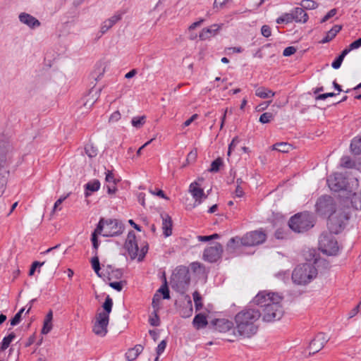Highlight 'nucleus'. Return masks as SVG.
Listing matches in <instances>:
<instances>
[{"label": "nucleus", "mask_w": 361, "mask_h": 361, "mask_svg": "<svg viewBox=\"0 0 361 361\" xmlns=\"http://www.w3.org/2000/svg\"><path fill=\"white\" fill-rule=\"evenodd\" d=\"M283 297L277 293L267 291L259 292L251 303L261 310L262 320L271 322L279 320L283 315L284 310L281 305Z\"/></svg>", "instance_id": "nucleus-1"}, {"label": "nucleus", "mask_w": 361, "mask_h": 361, "mask_svg": "<svg viewBox=\"0 0 361 361\" xmlns=\"http://www.w3.org/2000/svg\"><path fill=\"white\" fill-rule=\"evenodd\" d=\"M261 310L252 307V304L239 312L235 316V327L233 329L234 336L251 338L257 334V322L261 317Z\"/></svg>", "instance_id": "nucleus-2"}, {"label": "nucleus", "mask_w": 361, "mask_h": 361, "mask_svg": "<svg viewBox=\"0 0 361 361\" xmlns=\"http://www.w3.org/2000/svg\"><path fill=\"white\" fill-rule=\"evenodd\" d=\"M102 307L103 311L96 314L95 322L92 329L93 332L99 336H104L107 333L109 314L113 307V300L109 295L106 296Z\"/></svg>", "instance_id": "nucleus-3"}, {"label": "nucleus", "mask_w": 361, "mask_h": 361, "mask_svg": "<svg viewBox=\"0 0 361 361\" xmlns=\"http://www.w3.org/2000/svg\"><path fill=\"white\" fill-rule=\"evenodd\" d=\"M267 238V235L263 231H254L245 234L243 237H235L229 240L227 248L235 250L240 245L255 246L263 243Z\"/></svg>", "instance_id": "nucleus-4"}, {"label": "nucleus", "mask_w": 361, "mask_h": 361, "mask_svg": "<svg viewBox=\"0 0 361 361\" xmlns=\"http://www.w3.org/2000/svg\"><path fill=\"white\" fill-rule=\"evenodd\" d=\"M317 275V270L312 263H304L298 265L292 273V280L298 285H305Z\"/></svg>", "instance_id": "nucleus-5"}, {"label": "nucleus", "mask_w": 361, "mask_h": 361, "mask_svg": "<svg viewBox=\"0 0 361 361\" xmlns=\"http://www.w3.org/2000/svg\"><path fill=\"white\" fill-rule=\"evenodd\" d=\"M314 225L313 216L307 212L298 213L293 216L289 221L288 226L295 233H303Z\"/></svg>", "instance_id": "nucleus-6"}, {"label": "nucleus", "mask_w": 361, "mask_h": 361, "mask_svg": "<svg viewBox=\"0 0 361 361\" xmlns=\"http://www.w3.org/2000/svg\"><path fill=\"white\" fill-rule=\"evenodd\" d=\"M190 281V272L187 267H180L176 270L171 279V288L180 294H184Z\"/></svg>", "instance_id": "nucleus-7"}, {"label": "nucleus", "mask_w": 361, "mask_h": 361, "mask_svg": "<svg viewBox=\"0 0 361 361\" xmlns=\"http://www.w3.org/2000/svg\"><path fill=\"white\" fill-rule=\"evenodd\" d=\"M348 214L341 209L332 214L328 217L327 226L329 232L334 234L341 233L345 228L348 220Z\"/></svg>", "instance_id": "nucleus-8"}, {"label": "nucleus", "mask_w": 361, "mask_h": 361, "mask_svg": "<svg viewBox=\"0 0 361 361\" xmlns=\"http://www.w3.org/2000/svg\"><path fill=\"white\" fill-rule=\"evenodd\" d=\"M334 233H323L319 239V249L328 255H336L339 250L337 240L334 236Z\"/></svg>", "instance_id": "nucleus-9"}, {"label": "nucleus", "mask_w": 361, "mask_h": 361, "mask_svg": "<svg viewBox=\"0 0 361 361\" xmlns=\"http://www.w3.org/2000/svg\"><path fill=\"white\" fill-rule=\"evenodd\" d=\"M317 213L323 216H330L332 214L337 212L334 200L328 195L322 196L318 199L316 204Z\"/></svg>", "instance_id": "nucleus-10"}, {"label": "nucleus", "mask_w": 361, "mask_h": 361, "mask_svg": "<svg viewBox=\"0 0 361 361\" xmlns=\"http://www.w3.org/2000/svg\"><path fill=\"white\" fill-rule=\"evenodd\" d=\"M11 145L8 140L3 135H0V171L8 170V161L10 159Z\"/></svg>", "instance_id": "nucleus-11"}, {"label": "nucleus", "mask_w": 361, "mask_h": 361, "mask_svg": "<svg viewBox=\"0 0 361 361\" xmlns=\"http://www.w3.org/2000/svg\"><path fill=\"white\" fill-rule=\"evenodd\" d=\"M124 224L118 219H109L106 220L104 237H114L122 234L124 231Z\"/></svg>", "instance_id": "nucleus-12"}, {"label": "nucleus", "mask_w": 361, "mask_h": 361, "mask_svg": "<svg viewBox=\"0 0 361 361\" xmlns=\"http://www.w3.org/2000/svg\"><path fill=\"white\" fill-rule=\"evenodd\" d=\"M327 183L331 190L334 192L345 191L347 180L342 173H336L327 178Z\"/></svg>", "instance_id": "nucleus-13"}, {"label": "nucleus", "mask_w": 361, "mask_h": 361, "mask_svg": "<svg viewBox=\"0 0 361 361\" xmlns=\"http://www.w3.org/2000/svg\"><path fill=\"white\" fill-rule=\"evenodd\" d=\"M222 252V245L216 243L213 246H210L204 250L203 259L211 263L216 262L221 257Z\"/></svg>", "instance_id": "nucleus-14"}, {"label": "nucleus", "mask_w": 361, "mask_h": 361, "mask_svg": "<svg viewBox=\"0 0 361 361\" xmlns=\"http://www.w3.org/2000/svg\"><path fill=\"white\" fill-rule=\"evenodd\" d=\"M125 247L127 250L131 259H134L137 257L139 248L136 243L135 234L133 231L128 232L125 243Z\"/></svg>", "instance_id": "nucleus-15"}, {"label": "nucleus", "mask_w": 361, "mask_h": 361, "mask_svg": "<svg viewBox=\"0 0 361 361\" xmlns=\"http://www.w3.org/2000/svg\"><path fill=\"white\" fill-rule=\"evenodd\" d=\"M329 338L323 334H318L314 339L311 341L309 345V354L314 355L322 350L324 345L328 342Z\"/></svg>", "instance_id": "nucleus-16"}, {"label": "nucleus", "mask_w": 361, "mask_h": 361, "mask_svg": "<svg viewBox=\"0 0 361 361\" xmlns=\"http://www.w3.org/2000/svg\"><path fill=\"white\" fill-rule=\"evenodd\" d=\"M189 192L195 200L194 207L200 204L203 200L207 198V195L204 193L203 189L200 188L199 183L196 181L190 183Z\"/></svg>", "instance_id": "nucleus-17"}, {"label": "nucleus", "mask_w": 361, "mask_h": 361, "mask_svg": "<svg viewBox=\"0 0 361 361\" xmlns=\"http://www.w3.org/2000/svg\"><path fill=\"white\" fill-rule=\"evenodd\" d=\"M102 88L98 90L91 89L88 94L82 99L83 107L90 109L99 97Z\"/></svg>", "instance_id": "nucleus-18"}, {"label": "nucleus", "mask_w": 361, "mask_h": 361, "mask_svg": "<svg viewBox=\"0 0 361 361\" xmlns=\"http://www.w3.org/2000/svg\"><path fill=\"white\" fill-rule=\"evenodd\" d=\"M19 20L27 25L29 27L34 29L35 27H37L40 26V22L34 16H31L29 13H21L19 15Z\"/></svg>", "instance_id": "nucleus-19"}, {"label": "nucleus", "mask_w": 361, "mask_h": 361, "mask_svg": "<svg viewBox=\"0 0 361 361\" xmlns=\"http://www.w3.org/2000/svg\"><path fill=\"white\" fill-rule=\"evenodd\" d=\"M161 217L162 219L163 234L165 237H169L172 234V219L167 214H161Z\"/></svg>", "instance_id": "nucleus-20"}, {"label": "nucleus", "mask_w": 361, "mask_h": 361, "mask_svg": "<svg viewBox=\"0 0 361 361\" xmlns=\"http://www.w3.org/2000/svg\"><path fill=\"white\" fill-rule=\"evenodd\" d=\"M233 322L228 319H219L214 322L215 329L219 332H228L233 329Z\"/></svg>", "instance_id": "nucleus-21"}, {"label": "nucleus", "mask_w": 361, "mask_h": 361, "mask_svg": "<svg viewBox=\"0 0 361 361\" xmlns=\"http://www.w3.org/2000/svg\"><path fill=\"white\" fill-rule=\"evenodd\" d=\"M221 28V26L218 24H214L209 27L202 29L200 33V38L201 40H205L210 38L212 36L215 35Z\"/></svg>", "instance_id": "nucleus-22"}, {"label": "nucleus", "mask_w": 361, "mask_h": 361, "mask_svg": "<svg viewBox=\"0 0 361 361\" xmlns=\"http://www.w3.org/2000/svg\"><path fill=\"white\" fill-rule=\"evenodd\" d=\"M292 12L295 22L305 23L307 21L308 16L302 7L295 8Z\"/></svg>", "instance_id": "nucleus-23"}, {"label": "nucleus", "mask_w": 361, "mask_h": 361, "mask_svg": "<svg viewBox=\"0 0 361 361\" xmlns=\"http://www.w3.org/2000/svg\"><path fill=\"white\" fill-rule=\"evenodd\" d=\"M342 29L341 25H336L326 32V36L321 40V43L325 44L332 40L338 32Z\"/></svg>", "instance_id": "nucleus-24"}, {"label": "nucleus", "mask_w": 361, "mask_h": 361, "mask_svg": "<svg viewBox=\"0 0 361 361\" xmlns=\"http://www.w3.org/2000/svg\"><path fill=\"white\" fill-rule=\"evenodd\" d=\"M143 349L144 348L142 345H136L133 348L128 350L126 354L127 360L129 361L135 360Z\"/></svg>", "instance_id": "nucleus-25"}, {"label": "nucleus", "mask_w": 361, "mask_h": 361, "mask_svg": "<svg viewBox=\"0 0 361 361\" xmlns=\"http://www.w3.org/2000/svg\"><path fill=\"white\" fill-rule=\"evenodd\" d=\"M207 320L206 317L204 314H197L192 321L193 326L197 329H200L201 328H204L207 325Z\"/></svg>", "instance_id": "nucleus-26"}, {"label": "nucleus", "mask_w": 361, "mask_h": 361, "mask_svg": "<svg viewBox=\"0 0 361 361\" xmlns=\"http://www.w3.org/2000/svg\"><path fill=\"white\" fill-rule=\"evenodd\" d=\"M348 192L349 196L348 198L350 200L352 207L355 209L361 210V195H360L355 192H352L351 191H349Z\"/></svg>", "instance_id": "nucleus-27"}, {"label": "nucleus", "mask_w": 361, "mask_h": 361, "mask_svg": "<svg viewBox=\"0 0 361 361\" xmlns=\"http://www.w3.org/2000/svg\"><path fill=\"white\" fill-rule=\"evenodd\" d=\"M255 95L262 99L272 97L275 95V92L264 87H259L255 91Z\"/></svg>", "instance_id": "nucleus-28"}, {"label": "nucleus", "mask_w": 361, "mask_h": 361, "mask_svg": "<svg viewBox=\"0 0 361 361\" xmlns=\"http://www.w3.org/2000/svg\"><path fill=\"white\" fill-rule=\"evenodd\" d=\"M8 175V170H5L4 169L2 171H0V197L3 195L5 190Z\"/></svg>", "instance_id": "nucleus-29"}, {"label": "nucleus", "mask_w": 361, "mask_h": 361, "mask_svg": "<svg viewBox=\"0 0 361 361\" xmlns=\"http://www.w3.org/2000/svg\"><path fill=\"white\" fill-rule=\"evenodd\" d=\"M350 149L354 154H361V136L353 139L350 143Z\"/></svg>", "instance_id": "nucleus-30"}, {"label": "nucleus", "mask_w": 361, "mask_h": 361, "mask_svg": "<svg viewBox=\"0 0 361 361\" xmlns=\"http://www.w3.org/2000/svg\"><path fill=\"white\" fill-rule=\"evenodd\" d=\"M15 338L16 334L13 332L9 334L7 336L4 337L1 343L0 350L1 351H4L6 349H7Z\"/></svg>", "instance_id": "nucleus-31"}, {"label": "nucleus", "mask_w": 361, "mask_h": 361, "mask_svg": "<svg viewBox=\"0 0 361 361\" xmlns=\"http://www.w3.org/2000/svg\"><path fill=\"white\" fill-rule=\"evenodd\" d=\"M272 149L281 152L286 153L291 149V145L286 142H279L273 145Z\"/></svg>", "instance_id": "nucleus-32"}, {"label": "nucleus", "mask_w": 361, "mask_h": 361, "mask_svg": "<svg viewBox=\"0 0 361 361\" xmlns=\"http://www.w3.org/2000/svg\"><path fill=\"white\" fill-rule=\"evenodd\" d=\"M186 298L188 299V307L185 309H183L180 312L181 317L184 318L190 317L192 313V305L190 298L186 295Z\"/></svg>", "instance_id": "nucleus-33"}, {"label": "nucleus", "mask_w": 361, "mask_h": 361, "mask_svg": "<svg viewBox=\"0 0 361 361\" xmlns=\"http://www.w3.org/2000/svg\"><path fill=\"white\" fill-rule=\"evenodd\" d=\"M294 20V17L292 13H283L281 16L277 18L276 23H289Z\"/></svg>", "instance_id": "nucleus-34"}, {"label": "nucleus", "mask_w": 361, "mask_h": 361, "mask_svg": "<svg viewBox=\"0 0 361 361\" xmlns=\"http://www.w3.org/2000/svg\"><path fill=\"white\" fill-rule=\"evenodd\" d=\"M223 159L221 157L216 159L212 162L209 171L212 173L218 172L220 169V167L223 165Z\"/></svg>", "instance_id": "nucleus-35"}, {"label": "nucleus", "mask_w": 361, "mask_h": 361, "mask_svg": "<svg viewBox=\"0 0 361 361\" xmlns=\"http://www.w3.org/2000/svg\"><path fill=\"white\" fill-rule=\"evenodd\" d=\"M145 121H146L145 116H137V117H133L132 118L131 123L133 127H135L136 128H140L145 123Z\"/></svg>", "instance_id": "nucleus-36"}, {"label": "nucleus", "mask_w": 361, "mask_h": 361, "mask_svg": "<svg viewBox=\"0 0 361 361\" xmlns=\"http://www.w3.org/2000/svg\"><path fill=\"white\" fill-rule=\"evenodd\" d=\"M85 151L86 154L90 158L95 157L98 153L97 149L92 144L86 145L85 147Z\"/></svg>", "instance_id": "nucleus-37"}, {"label": "nucleus", "mask_w": 361, "mask_h": 361, "mask_svg": "<svg viewBox=\"0 0 361 361\" xmlns=\"http://www.w3.org/2000/svg\"><path fill=\"white\" fill-rule=\"evenodd\" d=\"M100 182L98 180H94L93 181L88 182L85 185V189L88 191L95 192L99 189Z\"/></svg>", "instance_id": "nucleus-38"}, {"label": "nucleus", "mask_w": 361, "mask_h": 361, "mask_svg": "<svg viewBox=\"0 0 361 361\" xmlns=\"http://www.w3.org/2000/svg\"><path fill=\"white\" fill-rule=\"evenodd\" d=\"M301 6L304 9H315L318 7V4L313 0H302L301 4Z\"/></svg>", "instance_id": "nucleus-39"}, {"label": "nucleus", "mask_w": 361, "mask_h": 361, "mask_svg": "<svg viewBox=\"0 0 361 361\" xmlns=\"http://www.w3.org/2000/svg\"><path fill=\"white\" fill-rule=\"evenodd\" d=\"M274 118V115L271 112H265L262 114L259 119V121L263 124L271 122Z\"/></svg>", "instance_id": "nucleus-40"}, {"label": "nucleus", "mask_w": 361, "mask_h": 361, "mask_svg": "<svg viewBox=\"0 0 361 361\" xmlns=\"http://www.w3.org/2000/svg\"><path fill=\"white\" fill-rule=\"evenodd\" d=\"M25 311V307L21 308L16 314L15 316L11 319V325L12 326H14L17 324H18L22 318V314Z\"/></svg>", "instance_id": "nucleus-41"}, {"label": "nucleus", "mask_w": 361, "mask_h": 361, "mask_svg": "<svg viewBox=\"0 0 361 361\" xmlns=\"http://www.w3.org/2000/svg\"><path fill=\"white\" fill-rule=\"evenodd\" d=\"M341 166L343 168L351 169L355 166V162L349 157H343L341 160Z\"/></svg>", "instance_id": "nucleus-42"}, {"label": "nucleus", "mask_w": 361, "mask_h": 361, "mask_svg": "<svg viewBox=\"0 0 361 361\" xmlns=\"http://www.w3.org/2000/svg\"><path fill=\"white\" fill-rule=\"evenodd\" d=\"M157 292L162 294L164 299L170 298V293L166 280L164 281V283L161 286V288L157 290Z\"/></svg>", "instance_id": "nucleus-43"}, {"label": "nucleus", "mask_w": 361, "mask_h": 361, "mask_svg": "<svg viewBox=\"0 0 361 361\" xmlns=\"http://www.w3.org/2000/svg\"><path fill=\"white\" fill-rule=\"evenodd\" d=\"M92 267L95 273L97 274L98 276H101L99 274L100 271V264L99 260L97 256H94L91 259Z\"/></svg>", "instance_id": "nucleus-44"}, {"label": "nucleus", "mask_w": 361, "mask_h": 361, "mask_svg": "<svg viewBox=\"0 0 361 361\" xmlns=\"http://www.w3.org/2000/svg\"><path fill=\"white\" fill-rule=\"evenodd\" d=\"M193 300L195 302V307L197 310H199L202 307V297L197 291L193 293Z\"/></svg>", "instance_id": "nucleus-45"}, {"label": "nucleus", "mask_w": 361, "mask_h": 361, "mask_svg": "<svg viewBox=\"0 0 361 361\" xmlns=\"http://www.w3.org/2000/svg\"><path fill=\"white\" fill-rule=\"evenodd\" d=\"M231 0H214L213 4V8L219 11L225 7V6L230 2Z\"/></svg>", "instance_id": "nucleus-46"}, {"label": "nucleus", "mask_w": 361, "mask_h": 361, "mask_svg": "<svg viewBox=\"0 0 361 361\" xmlns=\"http://www.w3.org/2000/svg\"><path fill=\"white\" fill-rule=\"evenodd\" d=\"M124 12L118 11L113 16L107 19V20L111 23V25H114L118 21H119L121 18Z\"/></svg>", "instance_id": "nucleus-47"}, {"label": "nucleus", "mask_w": 361, "mask_h": 361, "mask_svg": "<svg viewBox=\"0 0 361 361\" xmlns=\"http://www.w3.org/2000/svg\"><path fill=\"white\" fill-rule=\"evenodd\" d=\"M52 327H53L52 322L47 321V319H44L41 333L42 334H47L52 329Z\"/></svg>", "instance_id": "nucleus-48"}, {"label": "nucleus", "mask_w": 361, "mask_h": 361, "mask_svg": "<svg viewBox=\"0 0 361 361\" xmlns=\"http://www.w3.org/2000/svg\"><path fill=\"white\" fill-rule=\"evenodd\" d=\"M153 314H154V316L153 317L151 316L149 317V322L150 325H152L153 326H158L160 324V320H159V317L158 316L157 312H156V310H154Z\"/></svg>", "instance_id": "nucleus-49"}, {"label": "nucleus", "mask_w": 361, "mask_h": 361, "mask_svg": "<svg viewBox=\"0 0 361 361\" xmlns=\"http://www.w3.org/2000/svg\"><path fill=\"white\" fill-rule=\"evenodd\" d=\"M106 220V219H104V218H102L99 220V221L97 226V228H96L95 231H94V232H95L96 234H97V233L101 234L102 231H104V233H105Z\"/></svg>", "instance_id": "nucleus-50"}, {"label": "nucleus", "mask_w": 361, "mask_h": 361, "mask_svg": "<svg viewBox=\"0 0 361 361\" xmlns=\"http://www.w3.org/2000/svg\"><path fill=\"white\" fill-rule=\"evenodd\" d=\"M160 300H161L160 295L157 293H155L152 298V306L154 310H156V312H157L159 308Z\"/></svg>", "instance_id": "nucleus-51"}, {"label": "nucleus", "mask_w": 361, "mask_h": 361, "mask_svg": "<svg viewBox=\"0 0 361 361\" xmlns=\"http://www.w3.org/2000/svg\"><path fill=\"white\" fill-rule=\"evenodd\" d=\"M337 13V9L333 8L330 10L321 20V23H325L328 20H329L331 18L334 17Z\"/></svg>", "instance_id": "nucleus-52"}, {"label": "nucleus", "mask_w": 361, "mask_h": 361, "mask_svg": "<svg viewBox=\"0 0 361 361\" xmlns=\"http://www.w3.org/2000/svg\"><path fill=\"white\" fill-rule=\"evenodd\" d=\"M105 173H106V178H105L106 181L109 183H112L114 185H116L118 180H116V179L114 178L113 173L111 171H107Z\"/></svg>", "instance_id": "nucleus-53"}, {"label": "nucleus", "mask_w": 361, "mask_h": 361, "mask_svg": "<svg viewBox=\"0 0 361 361\" xmlns=\"http://www.w3.org/2000/svg\"><path fill=\"white\" fill-rule=\"evenodd\" d=\"M239 139L238 137H235L231 142L230 143L229 146H228V156H230L231 155V153L232 152V151L235 149V147L237 146V145L238 144L239 142Z\"/></svg>", "instance_id": "nucleus-54"}, {"label": "nucleus", "mask_w": 361, "mask_h": 361, "mask_svg": "<svg viewBox=\"0 0 361 361\" xmlns=\"http://www.w3.org/2000/svg\"><path fill=\"white\" fill-rule=\"evenodd\" d=\"M45 262H34L31 266V268L29 271V275L30 276H32L36 270V269L37 267H42V265H44Z\"/></svg>", "instance_id": "nucleus-55"}, {"label": "nucleus", "mask_w": 361, "mask_h": 361, "mask_svg": "<svg viewBox=\"0 0 361 361\" xmlns=\"http://www.w3.org/2000/svg\"><path fill=\"white\" fill-rule=\"evenodd\" d=\"M111 23L109 22L107 20H104L101 26L100 32L102 34L106 33L111 27H112Z\"/></svg>", "instance_id": "nucleus-56"}, {"label": "nucleus", "mask_w": 361, "mask_h": 361, "mask_svg": "<svg viewBox=\"0 0 361 361\" xmlns=\"http://www.w3.org/2000/svg\"><path fill=\"white\" fill-rule=\"evenodd\" d=\"M261 33L265 37H269L271 35V30L269 25H264L261 28Z\"/></svg>", "instance_id": "nucleus-57"}, {"label": "nucleus", "mask_w": 361, "mask_h": 361, "mask_svg": "<svg viewBox=\"0 0 361 361\" xmlns=\"http://www.w3.org/2000/svg\"><path fill=\"white\" fill-rule=\"evenodd\" d=\"M297 49L294 47H286L283 52V55L284 56H290L294 54L296 52Z\"/></svg>", "instance_id": "nucleus-58"}, {"label": "nucleus", "mask_w": 361, "mask_h": 361, "mask_svg": "<svg viewBox=\"0 0 361 361\" xmlns=\"http://www.w3.org/2000/svg\"><path fill=\"white\" fill-rule=\"evenodd\" d=\"M110 287L116 290L117 291H121L123 289V282L122 281H116V282H111L109 283Z\"/></svg>", "instance_id": "nucleus-59"}, {"label": "nucleus", "mask_w": 361, "mask_h": 361, "mask_svg": "<svg viewBox=\"0 0 361 361\" xmlns=\"http://www.w3.org/2000/svg\"><path fill=\"white\" fill-rule=\"evenodd\" d=\"M70 193H68L66 195L61 197L59 200L56 201L54 205L52 213L54 212L59 207V206L69 196Z\"/></svg>", "instance_id": "nucleus-60"}, {"label": "nucleus", "mask_w": 361, "mask_h": 361, "mask_svg": "<svg viewBox=\"0 0 361 361\" xmlns=\"http://www.w3.org/2000/svg\"><path fill=\"white\" fill-rule=\"evenodd\" d=\"M166 347V342L165 341H161L157 348V354L160 355L164 351Z\"/></svg>", "instance_id": "nucleus-61"}, {"label": "nucleus", "mask_w": 361, "mask_h": 361, "mask_svg": "<svg viewBox=\"0 0 361 361\" xmlns=\"http://www.w3.org/2000/svg\"><path fill=\"white\" fill-rule=\"evenodd\" d=\"M197 151L196 150H192L188 154V157H187V162L188 163H190V162H193L195 161L196 158H197Z\"/></svg>", "instance_id": "nucleus-62"}, {"label": "nucleus", "mask_w": 361, "mask_h": 361, "mask_svg": "<svg viewBox=\"0 0 361 361\" xmlns=\"http://www.w3.org/2000/svg\"><path fill=\"white\" fill-rule=\"evenodd\" d=\"M343 61V59L338 56V57L336 58V59L331 63L332 68H334V69L339 68L341 66Z\"/></svg>", "instance_id": "nucleus-63"}, {"label": "nucleus", "mask_w": 361, "mask_h": 361, "mask_svg": "<svg viewBox=\"0 0 361 361\" xmlns=\"http://www.w3.org/2000/svg\"><path fill=\"white\" fill-rule=\"evenodd\" d=\"M111 276L116 279H120L123 276L122 269H117L115 270H111Z\"/></svg>", "instance_id": "nucleus-64"}]
</instances>
